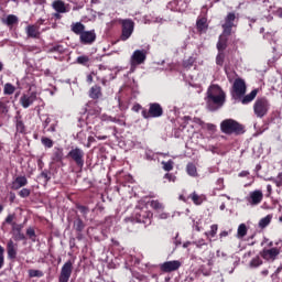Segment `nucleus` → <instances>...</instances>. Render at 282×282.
Segmentation results:
<instances>
[{
    "label": "nucleus",
    "instance_id": "nucleus-1",
    "mask_svg": "<svg viewBox=\"0 0 282 282\" xmlns=\"http://www.w3.org/2000/svg\"><path fill=\"white\" fill-rule=\"evenodd\" d=\"M205 100L209 111H217L226 104V93L218 85H212L207 90Z\"/></svg>",
    "mask_w": 282,
    "mask_h": 282
},
{
    "label": "nucleus",
    "instance_id": "nucleus-2",
    "mask_svg": "<svg viewBox=\"0 0 282 282\" xmlns=\"http://www.w3.org/2000/svg\"><path fill=\"white\" fill-rule=\"evenodd\" d=\"M220 131L226 135H242L246 133V127L235 119H226L220 123Z\"/></svg>",
    "mask_w": 282,
    "mask_h": 282
},
{
    "label": "nucleus",
    "instance_id": "nucleus-3",
    "mask_svg": "<svg viewBox=\"0 0 282 282\" xmlns=\"http://www.w3.org/2000/svg\"><path fill=\"white\" fill-rule=\"evenodd\" d=\"M269 110H270V101H268L265 97H262L256 100L253 105V111L257 118H263L268 116Z\"/></svg>",
    "mask_w": 282,
    "mask_h": 282
},
{
    "label": "nucleus",
    "instance_id": "nucleus-4",
    "mask_svg": "<svg viewBox=\"0 0 282 282\" xmlns=\"http://www.w3.org/2000/svg\"><path fill=\"white\" fill-rule=\"evenodd\" d=\"M119 23L121 24V41H128L131 39V34H133V30L135 28V23L131 19L120 20Z\"/></svg>",
    "mask_w": 282,
    "mask_h": 282
},
{
    "label": "nucleus",
    "instance_id": "nucleus-5",
    "mask_svg": "<svg viewBox=\"0 0 282 282\" xmlns=\"http://www.w3.org/2000/svg\"><path fill=\"white\" fill-rule=\"evenodd\" d=\"M147 61V50H137L130 57V72H135L138 65H144Z\"/></svg>",
    "mask_w": 282,
    "mask_h": 282
},
{
    "label": "nucleus",
    "instance_id": "nucleus-6",
    "mask_svg": "<svg viewBox=\"0 0 282 282\" xmlns=\"http://www.w3.org/2000/svg\"><path fill=\"white\" fill-rule=\"evenodd\" d=\"M142 116L145 120H149V118H162V116H164V109L160 104L153 102L150 104L149 110H142Z\"/></svg>",
    "mask_w": 282,
    "mask_h": 282
},
{
    "label": "nucleus",
    "instance_id": "nucleus-7",
    "mask_svg": "<svg viewBox=\"0 0 282 282\" xmlns=\"http://www.w3.org/2000/svg\"><path fill=\"white\" fill-rule=\"evenodd\" d=\"M246 80L241 78H237L234 82L232 89H231V96L234 100H241L242 96H246Z\"/></svg>",
    "mask_w": 282,
    "mask_h": 282
},
{
    "label": "nucleus",
    "instance_id": "nucleus-8",
    "mask_svg": "<svg viewBox=\"0 0 282 282\" xmlns=\"http://www.w3.org/2000/svg\"><path fill=\"white\" fill-rule=\"evenodd\" d=\"M67 158H70L73 160V162H75V164L77 166H79L80 169H83V166H85V151H83V149H80V148L72 149L68 152Z\"/></svg>",
    "mask_w": 282,
    "mask_h": 282
},
{
    "label": "nucleus",
    "instance_id": "nucleus-9",
    "mask_svg": "<svg viewBox=\"0 0 282 282\" xmlns=\"http://www.w3.org/2000/svg\"><path fill=\"white\" fill-rule=\"evenodd\" d=\"M72 272H74V262H72V260H68L61 269L58 282H69V279L72 278Z\"/></svg>",
    "mask_w": 282,
    "mask_h": 282
},
{
    "label": "nucleus",
    "instance_id": "nucleus-10",
    "mask_svg": "<svg viewBox=\"0 0 282 282\" xmlns=\"http://www.w3.org/2000/svg\"><path fill=\"white\" fill-rule=\"evenodd\" d=\"M235 19H237L235 12L228 13L225 18V23L223 24V34L225 36H230V34H232V28H235Z\"/></svg>",
    "mask_w": 282,
    "mask_h": 282
},
{
    "label": "nucleus",
    "instance_id": "nucleus-11",
    "mask_svg": "<svg viewBox=\"0 0 282 282\" xmlns=\"http://www.w3.org/2000/svg\"><path fill=\"white\" fill-rule=\"evenodd\" d=\"M36 98H37L36 91L26 93L21 96L20 104L24 109H28V107H30L31 105H34Z\"/></svg>",
    "mask_w": 282,
    "mask_h": 282
},
{
    "label": "nucleus",
    "instance_id": "nucleus-12",
    "mask_svg": "<svg viewBox=\"0 0 282 282\" xmlns=\"http://www.w3.org/2000/svg\"><path fill=\"white\" fill-rule=\"evenodd\" d=\"M23 224H12V232H13V239L14 241H25L26 237L25 234H23Z\"/></svg>",
    "mask_w": 282,
    "mask_h": 282
},
{
    "label": "nucleus",
    "instance_id": "nucleus-13",
    "mask_svg": "<svg viewBox=\"0 0 282 282\" xmlns=\"http://www.w3.org/2000/svg\"><path fill=\"white\" fill-rule=\"evenodd\" d=\"M247 202L250 204V206H259V203L263 202V192H261V189L251 192L249 197H247Z\"/></svg>",
    "mask_w": 282,
    "mask_h": 282
},
{
    "label": "nucleus",
    "instance_id": "nucleus-14",
    "mask_svg": "<svg viewBox=\"0 0 282 282\" xmlns=\"http://www.w3.org/2000/svg\"><path fill=\"white\" fill-rule=\"evenodd\" d=\"M279 254H281L279 248L263 249L261 252V257L265 259V261H275Z\"/></svg>",
    "mask_w": 282,
    "mask_h": 282
},
{
    "label": "nucleus",
    "instance_id": "nucleus-15",
    "mask_svg": "<svg viewBox=\"0 0 282 282\" xmlns=\"http://www.w3.org/2000/svg\"><path fill=\"white\" fill-rule=\"evenodd\" d=\"M180 268H182L180 260L167 261L161 264L162 272H175V270H180Z\"/></svg>",
    "mask_w": 282,
    "mask_h": 282
},
{
    "label": "nucleus",
    "instance_id": "nucleus-16",
    "mask_svg": "<svg viewBox=\"0 0 282 282\" xmlns=\"http://www.w3.org/2000/svg\"><path fill=\"white\" fill-rule=\"evenodd\" d=\"M80 43L84 45H91L94 41H96V32L95 31H84L80 34Z\"/></svg>",
    "mask_w": 282,
    "mask_h": 282
},
{
    "label": "nucleus",
    "instance_id": "nucleus-17",
    "mask_svg": "<svg viewBox=\"0 0 282 282\" xmlns=\"http://www.w3.org/2000/svg\"><path fill=\"white\" fill-rule=\"evenodd\" d=\"M18 250H19V245L14 243V240L10 239L7 243V253L9 259H17Z\"/></svg>",
    "mask_w": 282,
    "mask_h": 282
},
{
    "label": "nucleus",
    "instance_id": "nucleus-18",
    "mask_svg": "<svg viewBox=\"0 0 282 282\" xmlns=\"http://www.w3.org/2000/svg\"><path fill=\"white\" fill-rule=\"evenodd\" d=\"M28 185V178L25 176H18L13 182L11 188L13 191H19V188H23V186Z\"/></svg>",
    "mask_w": 282,
    "mask_h": 282
},
{
    "label": "nucleus",
    "instance_id": "nucleus-19",
    "mask_svg": "<svg viewBox=\"0 0 282 282\" xmlns=\"http://www.w3.org/2000/svg\"><path fill=\"white\" fill-rule=\"evenodd\" d=\"M52 8L53 10H55V12H58V13L65 14V12H69V10H67V7L65 6V2L63 0L53 1Z\"/></svg>",
    "mask_w": 282,
    "mask_h": 282
},
{
    "label": "nucleus",
    "instance_id": "nucleus-20",
    "mask_svg": "<svg viewBox=\"0 0 282 282\" xmlns=\"http://www.w3.org/2000/svg\"><path fill=\"white\" fill-rule=\"evenodd\" d=\"M196 28L200 34H205V32L208 31V19L206 18L198 19L196 22Z\"/></svg>",
    "mask_w": 282,
    "mask_h": 282
},
{
    "label": "nucleus",
    "instance_id": "nucleus-21",
    "mask_svg": "<svg viewBox=\"0 0 282 282\" xmlns=\"http://www.w3.org/2000/svg\"><path fill=\"white\" fill-rule=\"evenodd\" d=\"M26 35L29 36V39H39V36H41V32L39 31V26L28 25L26 26Z\"/></svg>",
    "mask_w": 282,
    "mask_h": 282
},
{
    "label": "nucleus",
    "instance_id": "nucleus-22",
    "mask_svg": "<svg viewBox=\"0 0 282 282\" xmlns=\"http://www.w3.org/2000/svg\"><path fill=\"white\" fill-rule=\"evenodd\" d=\"M102 96V88L98 85L93 86L89 90V98L93 100H98Z\"/></svg>",
    "mask_w": 282,
    "mask_h": 282
},
{
    "label": "nucleus",
    "instance_id": "nucleus-23",
    "mask_svg": "<svg viewBox=\"0 0 282 282\" xmlns=\"http://www.w3.org/2000/svg\"><path fill=\"white\" fill-rule=\"evenodd\" d=\"M257 94H259V90L253 89L249 95H243L239 100L242 105H248L249 102H252L254 98H257Z\"/></svg>",
    "mask_w": 282,
    "mask_h": 282
},
{
    "label": "nucleus",
    "instance_id": "nucleus-24",
    "mask_svg": "<svg viewBox=\"0 0 282 282\" xmlns=\"http://www.w3.org/2000/svg\"><path fill=\"white\" fill-rule=\"evenodd\" d=\"M73 228L76 230V232H83V230H85V223L83 221L80 216H76L73 223Z\"/></svg>",
    "mask_w": 282,
    "mask_h": 282
},
{
    "label": "nucleus",
    "instance_id": "nucleus-25",
    "mask_svg": "<svg viewBox=\"0 0 282 282\" xmlns=\"http://www.w3.org/2000/svg\"><path fill=\"white\" fill-rule=\"evenodd\" d=\"M63 148H54L53 149V154H52V160L54 162H63Z\"/></svg>",
    "mask_w": 282,
    "mask_h": 282
},
{
    "label": "nucleus",
    "instance_id": "nucleus-26",
    "mask_svg": "<svg viewBox=\"0 0 282 282\" xmlns=\"http://www.w3.org/2000/svg\"><path fill=\"white\" fill-rule=\"evenodd\" d=\"M70 28L72 32H74V34H78L79 36L85 32V24L80 22L73 23Z\"/></svg>",
    "mask_w": 282,
    "mask_h": 282
},
{
    "label": "nucleus",
    "instance_id": "nucleus-27",
    "mask_svg": "<svg viewBox=\"0 0 282 282\" xmlns=\"http://www.w3.org/2000/svg\"><path fill=\"white\" fill-rule=\"evenodd\" d=\"M15 129H17L18 133L25 132V123L23 122V119H21V116L15 117Z\"/></svg>",
    "mask_w": 282,
    "mask_h": 282
},
{
    "label": "nucleus",
    "instance_id": "nucleus-28",
    "mask_svg": "<svg viewBox=\"0 0 282 282\" xmlns=\"http://www.w3.org/2000/svg\"><path fill=\"white\" fill-rule=\"evenodd\" d=\"M3 23L9 26L17 25V23H19V18L14 14H10L6 20H3Z\"/></svg>",
    "mask_w": 282,
    "mask_h": 282
},
{
    "label": "nucleus",
    "instance_id": "nucleus-29",
    "mask_svg": "<svg viewBox=\"0 0 282 282\" xmlns=\"http://www.w3.org/2000/svg\"><path fill=\"white\" fill-rule=\"evenodd\" d=\"M272 221V215H268L267 217L262 218L259 221V228L263 229V228H268V226H270Z\"/></svg>",
    "mask_w": 282,
    "mask_h": 282
},
{
    "label": "nucleus",
    "instance_id": "nucleus-30",
    "mask_svg": "<svg viewBox=\"0 0 282 282\" xmlns=\"http://www.w3.org/2000/svg\"><path fill=\"white\" fill-rule=\"evenodd\" d=\"M237 235L240 239H243V237L248 235V227H246V224L239 225Z\"/></svg>",
    "mask_w": 282,
    "mask_h": 282
},
{
    "label": "nucleus",
    "instance_id": "nucleus-31",
    "mask_svg": "<svg viewBox=\"0 0 282 282\" xmlns=\"http://www.w3.org/2000/svg\"><path fill=\"white\" fill-rule=\"evenodd\" d=\"M14 91H17V88L12 84L8 83L4 85L3 93L6 96H12V94H14Z\"/></svg>",
    "mask_w": 282,
    "mask_h": 282
},
{
    "label": "nucleus",
    "instance_id": "nucleus-32",
    "mask_svg": "<svg viewBox=\"0 0 282 282\" xmlns=\"http://www.w3.org/2000/svg\"><path fill=\"white\" fill-rule=\"evenodd\" d=\"M186 171L192 177H197V167L193 163H188Z\"/></svg>",
    "mask_w": 282,
    "mask_h": 282
},
{
    "label": "nucleus",
    "instance_id": "nucleus-33",
    "mask_svg": "<svg viewBox=\"0 0 282 282\" xmlns=\"http://www.w3.org/2000/svg\"><path fill=\"white\" fill-rule=\"evenodd\" d=\"M249 265L250 268H259V265H263V260H261V258L257 256L250 261Z\"/></svg>",
    "mask_w": 282,
    "mask_h": 282
},
{
    "label": "nucleus",
    "instance_id": "nucleus-34",
    "mask_svg": "<svg viewBox=\"0 0 282 282\" xmlns=\"http://www.w3.org/2000/svg\"><path fill=\"white\" fill-rule=\"evenodd\" d=\"M78 65H84L85 67L89 66V56L82 55L77 57Z\"/></svg>",
    "mask_w": 282,
    "mask_h": 282
},
{
    "label": "nucleus",
    "instance_id": "nucleus-35",
    "mask_svg": "<svg viewBox=\"0 0 282 282\" xmlns=\"http://www.w3.org/2000/svg\"><path fill=\"white\" fill-rule=\"evenodd\" d=\"M41 142L46 149H52L54 147V141L47 137H42Z\"/></svg>",
    "mask_w": 282,
    "mask_h": 282
},
{
    "label": "nucleus",
    "instance_id": "nucleus-36",
    "mask_svg": "<svg viewBox=\"0 0 282 282\" xmlns=\"http://www.w3.org/2000/svg\"><path fill=\"white\" fill-rule=\"evenodd\" d=\"M26 237H29V239L33 242L36 241V231L33 229V227H29L26 229Z\"/></svg>",
    "mask_w": 282,
    "mask_h": 282
},
{
    "label": "nucleus",
    "instance_id": "nucleus-37",
    "mask_svg": "<svg viewBox=\"0 0 282 282\" xmlns=\"http://www.w3.org/2000/svg\"><path fill=\"white\" fill-rule=\"evenodd\" d=\"M29 276L31 279H34V278L41 279V276H43V271L31 269L29 270Z\"/></svg>",
    "mask_w": 282,
    "mask_h": 282
},
{
    "label": "nucleus",
    "instance_id": "nucleus-38",
    "mask_svg": "<svg viewBox=\"0 0 282 282\" xmlns=\"http://www.w3.org/2000/svg\"><path fill=\"white\" fill-rule=\"evenodd\" d=\"M191 199L193 200L194 204H196V206L202 205V203L204 202L202 199V196H198L197 193L195 192L191 194Z\"/></svg>",
    "mask_w": 282,
    "mask_h": 282
},
{
    "label": "nucleus",
    "instance_id": "nucleus-39",
    "mask_svg": "<svg viewBox=\"0 0 282 282\" xmlns=\"http://www.w3.org/2000/svg\"><path fill=\"white\" fill-rule=\"evenodd\" d=\"M162 166H163V170L164 171H173V164H174V162H173V160H170V161H162Z\"/></svg>",
    "mask_w": 282,
    "mask_h": 282
},
{
    "label": "nucleus",
    "instance_id": "nucleus-40",
    "mask_svg": "<svg viewBox=\"0 0 282 282\" xmlns=\"http://www.w3.org/2000/svg\"><path fill=\"white\" fill-rule=\"evenodd\" d=\"M225 58H226V55L224 54V52H218L216 56V65H219L221 67V65H224Z\"/></svg>",
    "mask_w": 282,
    "mask_h": 282
},
{
    "label": "nucleus",
    "instance_id": "nucleus-41",
    "mask_svg": "<svg viewBox=\"0 0 282 282\" xmlns=\"http://www.w3.org/2000/svg\"><path fill=\"white\" fill-rule=\"evenodd\" d=\"M151 208H153L154 210H162L164 208V206L162 205V203H160L159 200H151L150 203Z\"/></svg>",
    "mask_w": 282,
    "mask_h": 282
},
{
    "label": "nucleus",
    "instance_id": "nucleus-42",
    "mask_svg": "<svg viewBox=\"0 0 282 282\" xmlns=\"http://www.w3.org/2000/svg\"><path fill=\"white\" fill-rule=\"evenodd\" d=\"M8 111H9L8 104L0 101V115L8 116Z\"/></svg>",
    "mask_w": 282,
    "mask_h": 282
},
{
    "label": "nucleus",
    "instance_id": "nucleus-43",
    "mask_svg": "<svg viewBox=\"0 0 282 282\" xmlns=\"http://www.w3.org/2000/svg\"><path fill=\"white\" fill-rule=\"evenodd\" d=\"M195 63V59L193 57H189L188 59H185L183 62V67H185V69H191V67H193Z\"/></svg>",
    "mask_w": 282,
    "mask_h": 282
},
{
    "label": "nucleus",
    "instance_id": "nucleus-44",
    "mask_svg": "<svg viewBox=\"0 0 282 282\" xmlns=\"http://www.w3.org/2000/svg\"><path fill=\"white\" fill-rule=\"evenodd\" d=\"M228 47V44L226 43V40H219L217 43V50L218 52H224Z\"/></svg>",
    "mask_w": 282,
    "mask_h": 282
},
{
    "label": "nucleus",
    "instance_id": "nucleus-45",
    "mask_svg": "<svg viewBox=\"0 0 282 282\" xmlns=\"http://www.w3.org/2000/svg\"><path fill=\"white\" fill-rule=\"evenodd\" d=\"M15 218H17V215L9 214L4 221H6V224H10L12 226V224H14L13 221H14Z\"/></svg>",
    "mask_w": 282,
    "mask_h": 282
},
{
    "label": "nucleus",
    "instance_id": "nucleus-46",
    "mask_svg": "<svg viewBox=\"0 0 282 282\" xmlns=\"http://www.w3.org/2000/svg\"><path fill=\"white\" fill-rule=\"evenodd\" d=\"M78 210L84 215V217H87V213H89V208L83 205L77 206Z\"/></svg>",
    "mask_w": 282,
    "mask_h": 282
},
{
    "label": "nucleus",
    "instance_id": "nucleus-47",
    "mask_svg": "<svg viewBox=\"0 0 282 282\" xmlns=\"http://www.w3.org/2000/svg\"><path fill=\"white\" fill-rule=\"evenodd\" d=\"M30 189L28 188H22L20 192H19V195L20 197H30Z\"/></svg>",
    "mask_w": 282,
    "mask_h": 282
},
{
    "label": "nucleus",
    "instance_id": "nucleus-48",
    "mask_svg": "<svg viewBox=\"0 0 282 282\" xmlns=\"http://www.w3.org/2000/svg\"><path fill=\"white\" fill-rule=\"evenodd\" d=\"M50 52H58L59 54H63V46L56 45L50 48Z\"/></svg>",
    "mask_w": 282,
    "mask_h": 282
},
{
    "label": "nucleus",
    "instance_id": "nucleus-49",
    "mask_svg": "<svg viewBox=\"0 0 282 282\" xmlns=\"http://www.w3.org/2000/svg\"><path fill=\"white\" fill-rule=\"evenodd\" d=\"M218 227L217 225H212L209 236L215 237L217 235Z\"/></svg>",
    "mask_w": 282,
    "mask_h": 282
},
{
    "label": "nucleus",
    "instance_id": "nucleus-50",
    "mask_svg": "<svg viewBox=\"0 0 282 282\" xmlns=\"http://www.w3.org/2000/svg\"><path fill=\"white\" fill-rule=\"evenodd\" d=\"M164 178H165V180H169V182H175V180H176L175 175H173V174H171V173H166V174L164 175Z\"/></svg>",
    "mask_w": 282,
    "mask_h": 282
},
{
    "label": "nucleus",
    "instance_id": "nucleus-51",
    "mask_svg": "<svg viewBox=\"0 0 282 282\" xmlns=\"http://www.w3.org/2000/svg\"><path fill=\"white\" fill-rule=\"evenodd\" d=\"M151 217H153V214L148 213L147 214V220L139 219V221L143 223V224H151Z\"/></svg>",
    "mask_w": 282,
    "mask_h": 282
},
{
    "label": "nucleus",
    "instance_id": "nucleus-52",
    "mask_svg": "<svg viewBox=\"0 0 282 282\" xmlns=\"http://www.w3.org/2000/svg\"><path fill=\"white\" fill-rule=\"evenodd\" d=\"M274 183L276 184V186L282 185V173L278 174V177L274 180Z\"/></svg>",
    "mask_w": 282,
    "mask_h": 282
},
{
    "label": "nucleus",
    "instance_id": "nucleus-53",
    "mask_svg": "<svg viewBox=\"0 0 282 282\" xmlns=\"http://www.w3.org/2000/svg\"><path fill=\"white\" fill-rule=\"evenodd\" d=\"M41 177H43L45 180V182H50V180H51L50 175L45 171L41 173Z\"/></svg>",
    "mask_w": 282,
    "mask_h": 282
},
{
    "label": "nucleus",
    "instance_id": "nucleus-54",
    "mask_svg": "<svg viewBox=\"0 0 282 282\" xmlns=\"http://www.w3.org/2000/svg\"><path fill=\"white\" fill-rule=\"evenodd\" d=\"M142 109V106L140 104H135L133 107H132V111H135L138 113V111H140Z\"/></svg>",
    "mask_w": 282,
    "mask_h": 282
},
{
    "label": "nucleus",
    "instance_id": "nucleus-55",
    "mask_svg": "<svg viewBox=\"0 0 282 282\" xmlns=\"http://www.w3.org/2000/svg\"><path fill=\"white\" fill-rule=\"evenodd\" d=\"M50 122H52V119L48 117L45 119V121L43 123L44 129H47V127H50Z\"/></svg>",
    "mask_w": 282,
    "mask_h": 282
},
{
    "label": "nucleus",
    "instance_id": "nucleus-56",
    "mask_svg": "<svg viewBox=\"0 0 282 282\" xmlns=\"http://www.w3.org/2000/svg\"><path fill=\"white\" fill-rule=\"evenodd\" d=\"M248 175H250V172L248 171H242L239 173V177H248Z\"/></svg>",
    "mask_w": 282,
    "mask_h": 282
},
{
    "label": "nucleus",
    "instance_id": "nucleus-57",
    "mask_svg": "<svg viewBox=\"0 0 282 282\" xmlns=\"http://www.w3.org/2000/svg\"><path fill=\"white\" fill-rule=\"evenodd\" d=\"M47 131H51L52 133H54V131H56V123H52L51 127L47 129Z\"/></svg>",
    "mask_w": 282,
    "mask_h": 282
},
{
    "label": "nucleus",
    "instance_id": "nucleus-58",
    "mask_svg": "<svg viewBox=\"0 0 282 282\" xmlns=\"http://www.w3.org/2000/svg\"><path fill=\"white\" fill-rule=\"evenodd\" d=\"M4 257H3V253H0V270L1 268H3V263H4Z\"/></svg>",
    "mask_w": 282,
    "mask_h": 282
},
{
    "label": "nucleus",
    "instance_id": "nucleus-59",
    "mask_svg": "<svg viewBox=\"0 0 282 282\" xmlns=\"http://www.w3.org/2000/svg\"><path fill=\"white\" fill-rule=\"evenodd\" d=\"M54 19L61 20L62 15L56 11V13H53Z\"/></svg>",
    "mask_w": 282,
    "mask_h": 282
},
{
    "label": "nucleus",
    "instance_id": "nucleus-60",
    "mask_svg": "<svg viewBox=\"0 0 282 282\" xmlns=\"http://www.w3.org/2000/svg\"><path fill=\"white\" fill-rule=\"evenodd\" d=\"M76 239H78V241H82V239H83V232L77 231Z\"/></svg>",
    "mask_w": 282,
    "mask_h": 282
},
{
    "label": "nucleus",
    "instance_id": "nucleus-61",
    "mask_svg": "<svg viewBox=\"0 0 282 282\" xmlns=\"http://www.w3.org/2000/svg\"><path fill=\"white\" fill-rule=\"evenodd\" d=\"M14 199H17V195H14V193H10V202H14Z\"/></svg>",
    "mask_w": 282,
    "mask_h": 282
},
{
    "label": "nucleus",
    "instance_id": "nucleus-62",
    "mask_svg": "<svg viewBox=\"0 0 282 282\" xmlns=\"http://www.w3.org/2000/svg\"><path fill=\"white\" fill-rule=\"evenodd\" d=\"M193 120H194V122H196V124H202L203 123L202 119H199L197 117H195Z\"/></svg>",
    "mask_w": 282,
    "mask_h": 282
},
{
    "label": "nucleus",
    "instance_id": "nucleus-63",
    "mask_svg": "<svg viewBox=\"0 0 282 282\" xmlns=\"http://www.w3.org/2000/svg\"><path fill=\"white\" fill-rule=\"evenodd\" d=\"M87 83H94V76L88 75L87 76Z\"/></svg>",
    "mask_w": 282,
    "mask_h": 282
},
{
    "label": "nucleus",
    "instance_id": "nucleus-64",
    "mask_svg": "<svg viewBox=\"0 0 282 282\" xmlns=\"http://www.w3.org/2000/svg\"><path fill=\"white\" fill-rule=\"evenodd\" d=\"M261 274H262L263 276H268L269 271H268V270H263V271L261 272Z\"/></svg>",
    "mask_w": 282,
    "mask_h": 282
}]
</instances>
